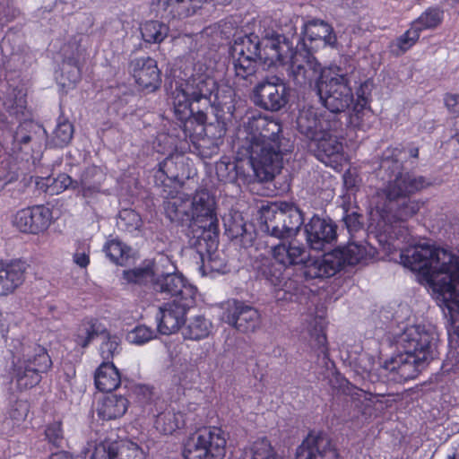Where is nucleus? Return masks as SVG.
Masks as SVG:
<instances>
[{
    "mask_svg": "<svg viewBox=\"0 0 459 459\" xmlns=\"http://www.w3.org/2000/svg\"><path fill=\"white\" fill-rule=\"evenodd\" d=\"M253 92L255 104L265 110L278 111L289 101L288 88L277 76L260 82Z\"/></svg>",
    "mask_w": 459,
    "mask_h": 459,
    "instance_id": "obj_17",
    "label": "nucleus"
},
{
    "mask_svg": "<svg viewBox=\"0 0 459 459\" xmlns=\"http://www.w3.org/2000/svg\"><path fill=\"white\" fill-rule=\"evenodd\" d=\"M405 151L403 152L402 156L403 157V163L408 160L409 158L418 159L420 154L419 147L413 145L412 143L408 144L407 146L400 143ZM396 146H399L397 144Z\"/></svg>",
    "mask_w": 459,
    "mask_h": 459,
    "instance_id": "obj_60",
    "label": "nucleus"
},
{
    "mask_svg": "<svg viewBox=\"0 0 459 459\" xmlns=\"http://www.w3.org/2000/svg\"><path fill=\"white\" fill-rule=\"evenodd\" d=\"M119 226L126 231L134 232L138 230L143 221L140 214L132 209H125L119 212Z\"/></svg>",
    "mask_w": 459,
    "mask_h": 459,
    "instance_id": "obj_52",
    "label": "nucleus"
},
{
    "mask_svg": "<svg viewBox=\"0 0 459 459\" xmlns=\"http://www.w3.org/2000/svg\"><path fill=\"white\" fill-rule=\"evenodd\" d=\"M337 120L335 115L319 112L313 106L303 107L297 117V128L301 134L311 141L322 134L327 124L332 125V122Z\"/></svg>",
    "mask_w": 459,
    "mask_h": 459,
    "instance_id": "obj_24",
    "label": "nucleus"
},
{
    "mask_svg": "<svg viewBox=\"0 0 459 459\" xmlns=\"http://www.w3.org/2000/svg\"><path fill=\"white\" fill-rule=\"evenodd\" d=\"M127 70L135 84L146 92H153L160 87L161 72L157 61L147 56L132 58Z\"/></svg>",
    "mask_w": 459,
    "mask_h": 459,
    "instance_id": "obj_18",
    "label": "nucleus"
},
{
    "mask_svg": "<svg viewBox=\"0 0 459 459\" xmlns=\"http://www.w3.org/2000/svg\"><path fill=\"white\" fill-rule=\"evenodd\" d=\"M103 251L113 264L124 266L130 258L131 247L115 238L106 241Z\"/></svg>",
    "mask_w": 459,
    "mask_h": 459,
    "instance_id": "obj_41",
    "label": "nucleus"
},
{
    "mask_svg": "<svg viewBox=\"0 0 459 459\" xmlns=\"http://www.w3.org/2000/svg\"><path fill=\"white\" fill-rule=\"evenodd\" d=\"M26 263L21 259L0 262V297L13 293L24 281Z\"/></svg>",
    "mask_w": 459,
    "mask_h": 459,
    "instance_id": "obj_28",
    "label": "nucleus"
},
{
    "mask_svg": "<svg viewBox=\"0 0 459 459\" xmlns=\"http://www.w3.org/2000/svg\"><path fill=\"white\" fill-rule=\"evenodd\" d=\"M186 300H172L160 307L157 316V330L160 333L169 335L178 332L186 323L187 311L195 304L186 306Z\"/></svg>",
    "mask_w": 459,
    "mask_h": 459,
    "instance_id": "obj_23",
    "label": "nucleus"
},
{
    "mask_svg": "<svg viewBox=\"0 0 459 459\" xmlns=\"http://www.w3.org/2000/svg\"><path fill=\"white\" fill-rule=\"evenodd\" d=\"M215 171L218 179L223 183L236 184L246 178L243 160L235 157L222 156L216 162Z\"/></svg>",
    "mask_w": 459,
    "mask_h": 459,
    "instance_id": "obj_34",
    "label": "nucleus"
},
{
    "mask_svg": "<svg viewBox=\"0 0 459 459\" xmlns=\"http://www.w3.org/2000/svg\"><path fill=\"white\" fill-rule=\"evenodd\" d=\"M439 210V206L438 205H434V204H431L429 206V211L427 212H424L423 213V218L425 221H429V222H434L436 221L437 219L435 217L432 216V214L430 213L431 211H435V212H437Z\"/></svg>",
    "mask_w": 459,
    "mask_h": 459,
    "instance_id": "obj_63",
    "label": "nucleus"
},
{
    "mask_svg": "<svg viewBox=\"0 0 459 459\" xmlns=\"http://www.w3.org/2000/svg\"><path fill=\"white\" fill-rule=\"evenodd\" d=\"M48 459H73L71 454L66 451H58L56 453H52Z\"/></svg>",
    "mask_w": 459,
    "mask_h": 459,
    "instance_id": "obj_62",
    "label": "nucleus"
},
{
    "mask_svg": "<svg viewBox=\"0 0 459 459\" xmlns=\"http://www.w3.org/2000/svg\"><path fill=\"white\" fill-rule=\"evenodd\" d=\"M420 30L417 27H413L411 24H410V28L401 36L396 38L393 45V47L394 48L393 49V52L396 56H400L406 53L413 46H415V44L420 39Z\"/></svg>",
    "mask_w": 459,
    "mask_h": 459,
    "instance_id": "obj_48",
    "label": "nucleus"
},
{
    "mask_svg": "<svg viewBox=\"0 0 459 459\" xmlns=\"http://www.w3.org/2000/svg\"><path fill=\"white\" fill-rule=\"evenodd\" d=\"M48 181H52L50 185L47 186L46 192L49 195H58L66 189H78L79 183L77 180L73 179L69 175L65 173L59 174L56 178H48Z\"/></svg>",
    "mask_w": 459,
    "mask_h": 459,
    "instance_id": "obj_51",
    "label": "nucleus"
},
{
    "mask_svg": "<svg viewBox=\"0 0 459 459\" xmlns=\"http://www.w3.org/2000/svg\"><path fill=\"white\" fill-rule=\"evenodd\" d=\"M233 57V66L235 71V82L247 86L256 80V72L258 70L259 60L255 58L236 56Z\"/></svg>",
    "mask_w": 459,
    "mask_h": 459,
    "instance_id": "obj_36",
    "label": "nucleus"
},
{
    "mask_svg": "<svg viewBox=\"0 0 459 459\" xmlns=\"http://www.w3.org/2000/svg\"><path fill=\"white\" fill-rule=\"evenodd\" d=\"M289 51H281L282 60L277 65H288L287 74L290 82L299 88L316 87V81L322 72L321 64L309 50H298L288 39Z\"/></svg>",
    "mask_w": 459,
    "mask_h": 459,
    "instance_id": "obj_12",
    "label": "nucleus"
},
{
    "mask_svg": "<svg viewBox=\"0 0 459 459\" xmlns=\"http://www.w3.org/2000/svg\"><path fill=\"white\" fill-rule=\"evenodd\" d=\"M184 77L176 83L170 100L174 117L180 123L183 139L193 144L204 159L217 154L227 132L224 121L206 124L212 96L217 95L218 84L202 64H184ZM217 99V96H215Z\"/></svg>",
    "mask_w": 459,
    "mask_h": 459,
    "instance_id": "obj_1",
    "label": "nucleus"
},
{
    "mask_svg": "<svg viewBox=\"0 0 459 459\" xmlns=\"http://www.w3.org/2000/svg\"><path fill=\"white\" fill-rule=\"evenodd\" d=\"M443 21V12L438 8L429 7L424 11L411 24L420 30V33L426 30L437 28Z\"/></svg>",
    "mask_w": 459,
    "mask_h": 459,
    "instance_id": "obj_46",
    "label": "nucleus"
},
{
    "mask_svg": "<svg viewBox=\"0 0 459 459\" xmlns=\"http://www.w3.org/2000/svg\"><path fill=\"white\" fill-rule=\"evenodd\" d=\"M272 255L285 269L290 265L302 264L307 258L305 245L297 239L281 241L273 247Z\"/></svg>",
    "mask_w": 459,
    "mask_h": 459,
    "instance_id": "obj_29",
    "label": "nucleus"
},
{
    "mask_svg": "<svg viewBox=\"0 0 459 459\" xmlns=\"http://www.w3.org/2000/svg\"><path fill=\"white\" fill-rule=\"evenodd\" d=\"M365 247L356 243H349L339 247L320 257L307 258L302 264L303 275L306 280L330 278L345 265H356L366 260Z\"/></svg>",
    "mask_w": 459,
    "mask_h": 459,
    "instance_id": "obj_7",
    "label": "nucleus"
},
{
    "mask_svg": "<svg viewBox=\"0 0 459 459\" xmlns=\"http://www.w3.org/2000/svg\"><path fill=\"white\" fill-rule=\"evenodd\" d=\"M283 207V215L278 217L283 221L281 230H283V238L295 234L304 222L303 213L300 209L292 203L281 202Z\"/></svg>",
    "mask_w": 459,
    "mask_h": 459,
    "instance_id": "obj_38",
    "label": "nucleus"
},
{
    "mask_svg": "<svg viewBox=\"0 0 459 459\" xmlns=\"http://www.w3.org/2000/svg\"><path fill=\"white\" fill-rule=\"evenodd\" d=\"M97 323L96 318L88 316L81 321L74 334V341L77 345L86 348L98 335Z\"/></svg>",
    "mask_w": 459,
    "mask_h": 459,
    "instance_id": "obj_44",
    "label": "nucleus"
},
{
    "mask_svg": "<svg viewBox=\"0 0 459 459\" xmlns=\"http://www.w3.org/2000/svg\"><path fill=\"white\" fill-rule=\"evenodd\" d=\"M44 437L51 448H62L65 441L63 422L54 420L48 423L45 426Z\"/></svg>",
    "mask_w": 459,
    "mask_h": 459,
    "instance_id": "obj_50",
    "label": "nucleus"
},
{
    "mask_svg": "<svg viewBox=\"0 0 459 459\" xmlns=\"http://www.w3.org/2000/svg\"><path fill=\"white\" fill-rule=\"evenodd\" d=\"M247 118L244 127L250 137V163L257 176L272 180L282 168V124L279 118L258 111L251 112Z\"/></svg>",
    "mask_w": 459,
    "mask_h": 459,
    "instance_id": "obj_2",
    "label": "nucleus"
},
{
    "mask_svg": "<svg viewBox=\"0 0 459 459\" xmlns=\"http://www.w3.org/2000/svg\"><path fill=\"white\" fill-rule=\"evenodd\" d=\"M206 0H155L152 6L162 19H185L194 15Z\"/></svg>",
    "mask_w": 459,
    "mask_h": 459,
    "instance_id": "obj_25",
    "label": "nucleus"
},
{
    "mask_svg": "<svg viewBox=\"0 0 459 459\" xmlns=\"http://www.w3.org/2000/svg\"><path fill=\"white\" fill-rule=\"evenodd\" d=\"M227 438L220 427H204L193 434L184 445L185 459H223Z\"/></svg>",
    "mask_w": 459,
    "mask_h": 459,
    "instance_id": "obj_13",
    "label": "nucleus"
},
{
    "mask_svg": "<svg viewBox=\"0 0 459 459\" xmlns=\"http://www.w3.org/2000/svg\"><path fill=\"white\" fill-rule=\"evenodd\" d=\"M437 336L424 325H413L404 328L397 342L403 354L396 357L386 368L395 371L403 379L414 378L424 363L434 359Z\"/></svg>",
    "mask_w": 459,
    "mask_h": 459,
    "instance_id": "obj_3",
    "label": "nucleus"
},
{
    "mask_svg": "<svg viewBox=\"0 0 459 459\" xmlns=\"http://www.w3.org/2000/svg\"><path fill=\"white\" fill-rule=\"evenodd\" d=\"M90 459H146V454L136 443L104 439L94 446Z\"/></svg>",
    "mask_w": 459,
    "mask_h": 459,
    "instance_id": "obj_22",
    "label": "nucleus"
},
{
    "mask_svg": "<svg viewBox=\"0 0 459 459\" xmlns=\"http://www.w3.org/2000/svg\"><path fill=\"white\" fill-rule=\"evenodd\" d=\"M285 268L273 257L264 258L261 260L260 265L257 268V277L264 280L272 286H281L284 280Z\"/></svg>",
    "mask_w": 459,
    "mask_h": 459,
    "instance_id": "obj_39",
    "label": "nucleus"
},
{
    "mask_svg": "<svg viewBox=\"0 0 459 459\" xmlns=\"http://www.w3.org/2000/svg\"><path fill=\"white\" fill-rule=\"evenodd\" d=\"M80 79V70L77 68V73L74 75V78L73 79V82H76Z\"/></svg>",
    "mask_w": 459,
    "mask_h": 459,
    "instance_id": "obj_64",
    "label": "nucleus"
},
{
    "mask_svg": "<svg viewBox=\"0 0 459 459\" xmlns=\"http://www.w3.org/2000/svg\"><path fill=\"white\" fill-rule=\"evenodd\" d=\"M192 213L195 225V245L204 246V251L211 253L218 247L219 220L215 212V201L205 189L195 192L192 201Z\"/></svg>",
    "mask_w": 459,
    "mask_h": 459,
    "instance_id": "obj_8",
    "label": "nucleus"
},
{
    "mask_svg": "<svg viewBox=\"0 0 459 459\" xmlns=\"http://www.w3.org/2000/svg\"><path fill=\"white\" fill-rule=\"evenodd\" d=\"M301 40L304 47L302 50L312 52L319 47L333 44L336 37L330 24L321 20H313L304 25Z\"/></svg>",
    "mask_w": 459,
    "mask_h": 459,
    "instance_id": "obj_26",
    "label": "nucleus"
},
{
    "mask_svg": "<svg viewBox=\"0 0 459 459\" xmlns=\"http://www.w3.org/2000/svg\"><path fill=\"white\" fill-rule=\"evenodd\" d=\"M339 71L340 68L325 70L316 83L317 95L333 115L345 111L354 100L348 74Z\"/></svg>",
    "mask_w": 459,
    "mask_h": 459,
    "instance_id": "obj_10",
    "label": "nucleus"
},
{
    "mask_svg": "<svg viewBox=\"0 0 459 459\" xmlns=\"http://www.w3.org/2000/svg\"><path fill=\"white\" fill-rule=\"evenodd\" d=\"M45 133V130L30 119H24L21 122L13 134L12 150L13 155L19 156L23 153L26 156H32L33 145L37 143L38 133Z\"/></svg>",
    "mask_w": 459,
    "mask_h": 459,
    "instance_id": "obj_27",
    "label": "nucleus"
},
{
    "mask_svg": "<svg viewBox=\"0 0 459 459\" xmlns=\"http://www.w3.org/2000/svg\"><path fill=\"white\" fill-rule=\"evenodd\" d=\"M155 276L152 266H145L142 268H135L126 270L123 273V279L128 283L141 284L148 280L152 283V278Z\"/></svg>",
    "mask_w": 459,
    "mask_h": 459,
    "instance_id": "obj_53",
    "label": "nucleus"
},
{
    "mask_svg": "<svg viewBox=\"0 0 459 459\" xmlns=\"http://www.w3.org/2000/svg\"><path fill=\"white\" fill-rule=\"evenodd\" d=\"M222 318L225 323L238 332L253 333L260 325L259 311L245 301L232 299L228 302Z\"/></svg>",
    "mask_w": 459,
    "mask_h": 459,
    "instance_id": "obj_19",
    "label": "nucleus"
},
{
    "mask_svg": "<svg viewBox=\"0 0 459 459\" xmlns=\"http://www.w3.org/2000/svg\"><path fill=\"white\" fill-rule=\"evenodd\" d=\"M104 179L105 175L100 167L95 165L86 167L77 180L82 195L89 198L100 193Z\"/></svg>",
    "mask_w": 459,
    "mask_h": 459,
    "instance_id": "obj_35",
    "label": "nucleus"
},
{
    "mask_svg": "<svg viewBox=\"0 0 459 459\" xmlns=\"http://www.w3.org/2000/svg\"><path fill=\"white\" fill-rule=\"evenodd\" d=\"M166 212L168 213V216L170 218V220H174L178 216V206L176 204V202L169 201L167 202L165 205Z\"/></svg>",
    "mask_w": 459,
    "mask_h": 459,
    "instance_id": "obj_61",
    "label": "nucleus"
},
{
    "mask_svg": "<svg viewBox=\"0 0 459 459\" xmlns=\"http://www.w3.org/2000/svg\"><path fill=\"white\" fill-rule=\"evenodd\" d=\"M373 88V81L367 79L355 91L356 98L353 100L352 113L350 116V123L355 127L361 128L363 126L362 117L365 111H371Z\"/></svg>",
    "mask_w": 459,
    "mask_h": 459,
    "instance_id": "obj_30",
    "label": "nucleus"
},
{
    "mask_svg": "<svg viewBox=\"0 0 459 459\" xmlns=\"http://www.w3.org/2000/svg\"><path fill=\"white\" fill-rule=\"evenodd\" d=\"M226 231L231 238H238L246 232V223L241 213L235 212L223 218Z\"/></svg>",
    "mask_w": 459,
    "mask_h": 459,
    "instance_id": "obj_54",
    "label": "nucleus"
},
{
    "mask_svg": "<svg viewBox=\"0 0 459 459\" xmlns=\"http://www.w3.org/2000/svg\"><path fill=\"white\" fill-rule=\"evenodd\" d=\"M4 105L9 114L17 119L26 117L27 98L22 89H13L12 96L6 100Z\"/></svg>",
    "mask_w": 459,
    "mask_h": 459,
    "instance_id": "obj_47",
    "label": "nucleus"
},
{
    "mask_svg": "<svg viewBox=\"0 0 459 459\" xmlns=\"http://www.w3.org/2000/svg\"><path fill=\"white\" fill-rule=\"evenodd\" d=\"M294 459H342V455L327 433L313 429L296 447Z\"/></svg>",
    "mask_w": 459,
    "mask_h": 459,
    "instance_id": "obj_15",
    "label": "nucleus"
},
{
    "mask_svg": "<svg viewBox=\"0 0 459 459\" xmlns=\"http://www.w3.org/2000/svg\"><path fill=\"white\" fill-rule=\"evenodd\" d=\"M159 142L169 144L166 152L169 154L158 164L153 178L157 186L162 187L167 198H174L186 179H189L194 172L191 166L192 160L186 156L187 152H192L188 140H176L169 134H160Z\"/></svg>",
    "mask_w": 459,
    "mask_h": 459,
    "instance_id": "obj_4",
    "label": "nucleus"
},
{
    "mask_svg": "<svg viewBox=\"0 0 459 459\" xmlns=\"http://www.w3.org/2000/svg\"><path fill=\"white\" fill-rule=\"evenodd\" d=\"M244 459H277V453L266 437L255 440L244 452Z\"/></svg>",
    "mask_w": 459,
    "mask_h": 459,
    "instance_id": "obj_43",
    "label": "nucleus"
},
{
    "mask_svg": "<svg viewBox=\"0 0 459 459\" xmlns=\"http://www.w3.org/2000/svg\"><path fill=\"white\" fill-rule=\"evenodd\" d=\"M307 245L314 250H323L337 239V225L330 219L314 215L305 225Z\"/></svg>",
    "mask_w": 459,
    "mask_h": 459,
    "instance_id": "obj_21",
    "label": "nucleus"
},
{
    "mask_svg": "<svg viewBox=\"0 0 459 459\" xmlns=\"http://www.w3.org/2000/svg\"><path fill=\"white\" fill-rule=\"evenodd\" d=\"M90 247L80 245L73 255L74 263L80 268H87L90 264Z\"/></svg>",
    "mask_w": 459,
    "mask_h": 459,
    "instance_id": "obj_56",
    "label": "nucleus"
},
{
    "mask_svg": "<svg viewBox=\"0 0 459 459\" xmlns=\"http://www.w3.org/2000/svg\"><path fill=\"white\" fill-rule=\"evenodd\" d=\"M29 411V405L26 401L16 400L13 403V408L10 411L9 414L12 419L14 420H24Z\"/></svg>",
    "mask_w": 459,
    "mask_h": 459,
    "instance_id": "obj_57",
    "label": "nucleus"
},
{
    "mask_svg": "<svg viewBox=\"0 0 459 459\" xmlns=\"http://www.w3.org/2000/svg\"><path fill=\"white\" fill-rule=\"evenodd\" d=\"M212 328V323L204 316L192 317L184 329L185 339L201 340L208 337Z\"/></svg>",
    "mask_w": 459,
    "mask_h": 459,
    "instance_id": "obj_45",
    "label": "nucleus"
},
{
    "mask_svg": "<svg viewBox=\"0 0 459 459\" xmlns=\"http://www.w3.org/2000/svg\"><path fill=\"white\" fill-rule=\"evenodd\" d=\"M360 218L361 215L356 212H352L351 213L346 212V214L343 216V222L349 232H357L362 228Z\"/></svg>",
    "mask_w": 459,
    "mask_h": 459,
    "instance_id": "obj_58",
    "label": "nucleus"
},
{
    "mask_svg": "<svg viewBox=\"0 0 459 459\" xmlns=\"http://www.w3.org/2000/svg\"><path fill=\"white\" fill-rule=\"evenodd\" d=\"M152 290L173 299L172 300H186V306L195 304L197 288L190 284L181 273H155L152 278Z\"/></svg>",
    "mask_w": 459,
    "mask_h": 459,
    "instance_id": "obj_16",
    "label": "nucleus"
},
{
    "mask_svg": "<svg viewBox=\"0 0 459 459\" xmlns=\"http://www.w3.org/2000/svg\"><path fill=\"white\" fill-rule=\"evenodd\" d=\"M445 104L454 113H459V94L448 93L445 96Z\"/></svg>",
    "mask_w": 459,
    "mask_h": 459,
    "instance_id": "obj_59",
    "label": "nucleus"
},
{
    "mask_svg": "<svg viewBox=\"0 0 459 459\" xmlns=\"http://www.w3.org/2000/svg\"><path fill=\"white\" fill-rule=\"evenodd\" d=\"M325 318L317 315H310L307 330L315 340L317 350L324 356H328L327 337L325 333Z\"/></svg>",
    "mask_w": 459,
    "mask_h": 459,
    "instance_id": "obj_40",
    "label": "nucleus"
},
{
    "mask_svg": "<svg viewBox=\"0 0 459 459\" xmlns=\"http://www.w3.org/2000/svg\"><path fill=\"white\" fill-rule=\"evenodd\" d=\"M51 221L52 211L39 204L19 210L13 219V225L22 233L39 235L49 228Z\"/></svg>",
    "mask_w": 459,
    "mask_h": 459,
    "instance_id": "obj_20",
    "label": "nucleus"
},
{
    "mask_svg": "<svg viewBox=\"0 0 459 459\" xmlns=\"http://www.w3.org/2000/svg\"><path fill=\"white\" fill-rule=\"evenodd\" d=\"M22 358L13 361L12 380L15 382L19 391L31 389L40 383L42 374L47 373L52 367V360L47 349L34 343L23 351Z\"/></svg>",
    "mask_w": 459,
    "mask_h": 459,
    "instance_id": "obj_9",
    "label": "nucleus"
},
{
    "mask_svg": "<svg viewBox=\"0 0 459 459\" xmlns=\"http://www.w3.org/2000/svg\"><path fill=\"white\" fill-rule=\"evenodd\" d=\"M342 126L341 121L338 119L335 122H332V125L327 124L325 129L322 131V134L312 139V142L316 143L318 155H325L326 158L331 159L332 157L340 154L342 152V143L337 139V130Z\"/></svg>",
    "mask_w": 459,
    "mask_h": 459,
    "instance_id": "obj_31",
    "label": "nucleus"
},
{
    "mask_svg": "<svg viewBox=\"0 0 459 459\" xmlns=\"http://www.w3.org/2000/svg\"><path fill=\"white\" fill-rule=\"evenodd\" d=\"M426 202L421 199H404L399 202L384 197L375 206L376 215L378 217V225L394 228L396 224L407 222L425 207Z\"/></svg>",
    "mask_w": 459,
    "mask_h": 459,
    "instance_id": "obj_14",
    "label": "nucleus"
},
{
    "mask_svg": "<svg viewBox=\"0 0 459 459\" xmlns=\"http://www.w3.org/2000/svg\"><path fill=\"white\" fill-rule=\"evenodd\" d=\"M129 401L125 395L109 394L98 403L97 414L103 420L121 418L127 411Z\"/></svg>",
    "mask_w": 459,
    "mask_h": 459,
    "instance_id": "obj_32",
    "label": "nucleus"
},
{
    "mask_svg": "<svg viewBox=\"0 0 459 459\" xmlns=\"http://www.w3.org/2000/svg\"><path fill=\"white\" fill-rule=\"evenodd\" d=\"M140 31L145 42L160 44L168 37L169 28L162 22L151 20L141 24Z\"/></svg>",
    "mask_w": 459,
    "mask_h": 459,
    "instance_id": "obj_42",
    "label": "nucleus"
},
{
    "mask_svg": "<svg viewBox=\"0 0 459 459\" xmlns=\"http://www.w3.org/2000/svg\"><path fill=\"white\" fill-rule=\"evenodd\" d=\"M405 149L402 146H389L382 154L380 167L385 171L394 174L384 188L378 192V197H386L390 200L410 198L431 186V182L422 175L411 171H403Z\"/></svg>",
    "mask_w": 459,
    "mask_h": 459,
    "instance_id": "obj_5",
    "label": "nucleus"
},
{
    "mask_svg": "<svg viewBox=\"0 0 459 459\" xmlns=\"http://www.w3.org/2000/svg\"><path fill=\"white\" fill-rule=\"evenodd\" d=\"M94 385L102 393H111L121 385V374L111 361H103L95 370Z\"/></svg>",
    "mask_w": 459,
    "mask_h": 459,
    "instance_id": "obj_33",
    "label": "nucleus"
},
{
    "mask_svg": "<svg viewBox=\"0 0 459 459\" xmlns=\"http://www.w3.org/2000/svg\"><path fill=\"white\" fill-rule=\"evenodd\" d=\"M290 49L288 39L282 35H273L261 42L257 35L250 33L235 40L232 56H249L268 66H276L279 60H282L281 51Z\"/></svg>",
    "mask_w": 459,
    "mask_h": 459,
    "instance_id": "obj_11",
    "label": "nucleus"
},
{
    "mask_svg": "<svg viewBox=\"0 0 459 459\" xmlns=\"http://www.w3.org/2000/svg\"><path fill=\"white\" fill-rule=\"evenodd\" d=\"M155 337V331L145 325H138L127 333V340L137 345L145 344Z\"/></svg>",
    "mask_w": 459,
    "mask_h": 459,
    "instance_id": "obj_55",
    "label": "nucleus"
},
{
    "mask_svg": "<svg viewBox=\"0 0 459 459\" xmlns=\"http://www.w3.org/2000/svg\"><path fill=\"white\" fill-rule=\"evenodd\" d=\"M281 215H283V207L281 205V202L272 203L261 209L260 218L264 230L277 238H283V230H281L283 221L278 219Z\"/></svg>",
    "mask_w": 459,
    "mask_h": 459,
    "instance_id": "obj_37",
    "label": "nucleus"
},
{
    "mask_svg": "<svg viewBox=\"0 0 459 459\" xmlns=\"http://www.w3.org/2000/svg\"><path fill=\"white\" fill-rule=\"evenodd\" d=\"M73 124L64 117H59L52 137L55 147L63 148L66 146L73 139Z\"/></svg>",
    "mask_w": 459,
    "mask_h": 459,
    "instance_id": "obj_49",
    "label": "nucleus"
},
{
    "mask_svg": "<svg viewBox=\"0 0 459 459\" xmlns=\"http://www.w3.org/2000/svg\"><path fill=\"white\" fill-rule=\"evenodd\" d=\"M134 394L143 416L152 418L155 429L161 434L171 435L185 426V414L168 404L154 393L152 387L137 385L134 388Z\"/></svg>",
    "mask_w": 459,
    "mask_h": 459,
    "instance_id": "obj_6",
    "label": "nucleus"
}]
</instances>
